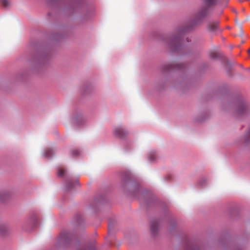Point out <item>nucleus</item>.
<instances>
[{"label": "nucleus", "instance_id": "1", "mask_svg": "<svg viewBox=\"0 0 250 250\" xmlns=\"http://www.w3.org/2000/svg\"><path fill=\"white\" fill-rule=\"evenodd\" d=\"M115 134L120 137H123L125 134L126 132L121 127H117L115 129Z\"/></svg>", "mask_w": 250, "mask_h": 250}, {"label": "nucleus", "instance_id": "2", "mask_svg": "<svg viewBox=\"0 0 250 250\" xmlns=\"http://www.w3.org/2000/svg\"><path fill=\"white\" fill-rule=\"evenodd\" d=\"M70 237V234L66 232H62L60 234L59 239L61 242H66Z\"/></svg>", "mask_w": 250, "mask_h": 250}, {"label": "nucleus", "instance_id": "3", "mask_svg": "<svg viewBox=\"0 0 250 250\" xmlns=\"http://www.w3.org/2000/svg\"><path fill=\"white\" fill-rule=\"evenodd\" d=\"M78 181L76 180L74 183H73L71 180H69L66 182V189L69 190L75 185H78Z\"/></svg>", "mask_w": 250, "mask_h": 250}, {"label": "nucleus", "instance_id": "4", "mask_svg": "<svg viewBox=\"0 0 250 250\" xmlns=\"http://www.w3.org/2000/svg\"><path fill=\"white\" fill-rule=\"evenodd\" d=\"M218 27V23L216 22L210 23L208 25V28L210 31H215Z\"/></svg>", "mask_w": 250, "mask_h": 250}, {"label": "nucleus", "instance_id": "5", "mask_svg": "<svg viewBox=\"0 0 250 250\" xmlns=\"http://www.w3.org/2000/svg\"><path fill=\"white\" fill-rule=\"evenodd\" d=\"M207 13V9H203L198 13V17L200 19L203 18L206 16Z\"/></svg>", "mask_w": 250, "mask_h": 250}, {"label": "nucleus", "instance_id": "6", "mask_svg": "<svg viewBox=\"0 0 250 250\" xmlns=\"http://www.w3.org/2000/svg\"><path fill=\"white\" fill-rule=\"evenodd\" d=\"M158 229V223L156 222H153L151 225V230L153 232L156 231Z\"/></svg>", "mask_w": 250, "mask_h": 250}, {"label": "nucleus", "instance_id": "7", "mask_svg": "<svg viewBox=\"0 0 250 250\" xmlns=\"http://www.w3.org/2000/svg\"><path fill=\"white\" fill-rule=\"evenodd\" d=\"M44 154L46 157L49 158L53 154V150L50 148H47L45 150Z\"/></svg>", "mask_w": 250, "mask_h": 250}, {"label": "nucleus", "instance_id": "8", "mask_svg": "<svg viewBox=\"0 0 250 250\" xmlns=\"http://www.w3.org/2000/svg\"><path fill=\"white\" fill-rule=\"evenodd\" d=\"M65 174V170L62 167H59L58 169V175L59 176H63Z\"/></svg>", "mask_w": 250, "mask_h": 250}, {"label": "nucleus", "instance_id": "9", "mask_svg": "<svg viewBox=\"0 0 250 250\" xmlns=\"http://www.w3.org/2000/svg\"><path fill=\"white\" fill-rule=\"evenodd\" d=\"M0 2L4 7L8 6L10 4V1L9 0H0Z\"/></svg>", "mask_w": 250, "mask_h": 250}, {"label": "nucleus", "instance_id": "10", "mask_svg": "<svg viewBox=\"0 0 250 250\" xmlns=\"http://www.w3.org/2000/svg\"><path fill=\"white\" fill-rule=\"evenodd\" d=\"M216 0H205L206 3L208 5H211L215 4Z\"/></svg>", "mask_w": 250, "mask_h": 250}, {"label": "nucleus", "instance_id": "11", "mask_svg": "<svg viewBox=\"0 0 250 250\" xmlns=\"http://www.w3.org/2000/svg\"><path fill=\"white\" fill-rule=\"evenodd\" d=\"M80 152L78 150H74L72 151V154L74 156H76L79 154Z\"/></svg>", "mask_w": 250, "mask_h": 250}, {"label": "nucleus", "instance_id": "12", "mask_svg": "<svg viewBox=\"0 0 250 250\" xmlns=\"http://www.w3.org/2000/svg\"><path fill=\"white\" fill-rule=\"evenodd\" d=\"M210 55L213 58H215L217 57V54L216 53H212Z\"/></svg>", "mask_w": 250, "mask_h": 250}, {"label": "nucleus", "instance_id": "13", "mask_svg": "<svg viewBox=\"0 0 250 250\" xmlns=\"http://www.w3.org/2000/svg\"><path fill=\"white\" fill-rule=\"evenodd\" d=\"M199 250L197 248H191V249H189V250Z\"/></svg>", "mask_w": 250, "mask_h": 250}, {"label": "nucleus", "instance_id": "14", "mask_svg": "<svg viewBox=\"0 0 250 250\" xmlns=\"http://www.w3.org/2000/svg\"><path fill=\"white\" fill-rule=\"evenodd\" d=\"M149 159H150V160H151V161H152V160H153L154 159V158H151V157H150V156H149Z\"/></svg>", "mask_w": 250, "mask_h": 250}, {"label": "nucleus", "instance_id": "15", "mask_svg": "<svg viewBox=\"0 0 250 250\" xmlns=\"http://www.w3.org/2000/svg\"><path fill=\"white\" fill-rule=\"evenodd\" d=\"M248 52H249V53H250V48L249 49Z\"/></svg>", "mask_w": 250, "mask_h": 250}, {"label": "nucleus", "instance_id": "16", "mask_svg": "<svg viewBox=\"0 0 250 250\" xmlns=\"http://www.w3.org/2000/svg\"><path fill=\"white\" fill-rule=\"evenodd\" d=\"M178 41H179V40H178V39H176V40H175V41H176V42Z\"/></svg>", "mask_w": 250, "mask_h": 250}]
</instances>
